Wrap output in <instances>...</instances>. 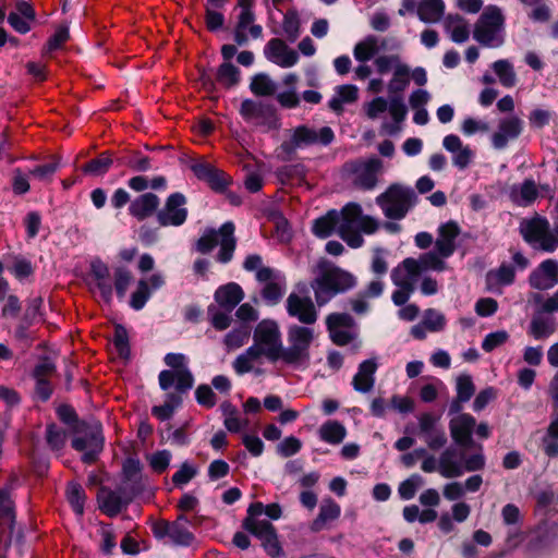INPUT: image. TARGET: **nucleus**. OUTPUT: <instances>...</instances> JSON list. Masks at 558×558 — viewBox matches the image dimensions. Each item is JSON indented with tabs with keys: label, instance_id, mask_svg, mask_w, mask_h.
Listing matches in <instances>:
<instances>
[{
	"label": "nucleus",
	"instance_id": "f257e3e1",
	"mask_svg": "<svg viewBox=\"0 0 558 558\" xmlns=\"http://www.w3.org/2000/svg\"><path fill=\"white\" fill-rule=\"evenodd\" d=\"M378 229V220L363 215L362 207L356 203H349L338 211L337 233L353 248H357L364 243L361 232L373 234Z\"/></svg>",
	"mask_w": 558,
	"mask_h": 558
},
{
	"label": "nucleus",
	"instance_id": "f03ea898",
	"mask_svg": "<svg viewBox=\"0 0 558 558\" xmlns=\"http://www.w3.org/2000/svg\"><path fill=\"white\" fill-rule=\"evenodd\" d=\"M505 27L506 16L502 9L488 4L474 24L473 38L484 47H501L505 43Z\"/></svg>",
	"mask_w": 558,
	"mask_h": 558
},
{
	"label": "nucleus",
	"instance_id": "7ed1b4c3",
	"mask_svg": "<svg viewBox=\"0 0 558 558\" xmlns=\"http://www.w3.org/2000/svg\"><path fill=\"white\" fill-rule=\"evenodd\" d=\"M355 284L354 277L337 267L320 265V274L312 281L318 306L325 305L336 294L344 292Z\"/></svg>",
	"mask_w": 558,
	"mask_h": 558
},
{
	"label": "nucleus",
	"instance_id": "20e7f679",
	"mask_svg": "<svg viewBox=\"0 0 558 558\" xmlns=\"http://www.w3.org/2000/svg\"><path fill=\"white\" fill-rule=\"evenodd\" d=\"M234 230L235 227L231 221L225 222L218 230L213 228L204 230L195 244L196 251L208 254L219 245L220 250L216 256L217 262L221 264L229 263L233 258L236 246Z\"/></svg>",
	"mask_w": 558,
	"mask_h": 558
},
{
	"label": "nucleus",
	"instance_id": "39448f33",
	"mask_svg": "<svg viewBox=\"0 0 558 558\" xmlns=\"http://www.w3.org/2000/svg\"><path fill=\"white\" fill-rule=\"evenodd\" d=\"M416 199V194L411 186L393 183L376 197V204L386 218L401 220L415 205Z\"/></svg>",
	"mask_w": 558,
	"mask_h": 558
},
{
	"label": "nucleus",
	"instance_id": "423d86ee",
	"mask_svg": "<svg viewBox=\"0 0 558 558\" xmlns=\"http://www.w3.org/2000/svg\"><path fill=\"white\" fill-rule=\"evenodd\" d=\"M314 329L292 325L288 329V347H282L281 361L293 366H306L310 363V347L314 341Z\"/></svg>",
	"mask_w": 558,
	"mask_h": 558
},
{
	"label": "nucleus",
	"instance_id": "0eeeda50",
	"mask_svg": "<svg viewBox=\"0 0 558 558\" xmlns=\"http://www.w3.org/2000/svg\"><path fill=\"white\" fill-rule=\"evenodd\" d=\"M72 447L83 452L82 460L85 463L95 462L104 447L102 427L97 421L81 422L74 426Z\"/></svg>",
	"mask_w": 558,
	"mask_h": 558
},
{
	"label": "nucleus",
	"instance_id": "6e6552de",
	"mask_svg": "<svg viewBox=\"0 0 558 558\" xmlns=\"http://www.w3.org/2000/svg\"><path fill=\"white\" fill-rule=\"evenodd\" d=\"M260 355L270 362L281 360L282 339L281 331L277 322L272 319H263L257 324L253 333V344L251 345Z\"/></svg>",
	"mask_w": 558,
	"mask_h": 558
},
{
	"label": "nucleus",
	"instance_id": "1a4fd4ad",
	"mask_svg": "<svg viewBox=\"0 0 558 558\" xmlns=\"http://www.w3.org/2000/svg\"><path fill=\"white\" fill-rule=\"evenodd\" d=\"M415 258L408 257L391 270V281L396 286L391 300L395 305H404L415 290V283L421 272Z\"/></svg>",
	"mask_w": 558,
	"mask_h": 558
},
{
	"label": "nucleus",
	"instance_id": "9d476101",
	"mask_svg": "<svg viewBox=\"0 0 558 558\" xmlns=\"http://www.w3.org/2000/svg\"><path fill=\"white\" fill-rule=\"evenodd\" d=\"M520 233L532 247L544 252H555L558 247V236L550 229L547 219L534 217L520 223Z\"/></svg>",
	"mask_w": 558,
	"mask_h": 558
},
{
	"label": "nucleus",
	"instance_id": "9b49d317",
	"mask_svg": "<svg viewBox=\"0 0 558 558\" xmlns=\"http://www.w3.org/2000/svg\"><path fill=\"white\" fill-rule=\"evenodd\" d=\"M254 0H238L236 15L233 37L239 46H244L250 38L258 39L263 35V27L255 23L256 16L253 11Z\"/></svg>",
	"mask_w": 558,
	"mask_h": 558
},
{
	"label": "nucleus",
	"instance_id": "f8f14e48",
	"mask_svg": "<svg viewBox=\"0 0 558 558\" xmlns=\"http://www.w3.org/2000/svg\"><path fill=\"white\" fill-rule=\"evenodd\" d=\"M335 138L333 131L329 126H323L319 130L307 125L296 126L292 131L291 138L282 143L283 151L291 154L295 149L310 145H329Z\"/></svg>",
	"mask_w": 558,
	"mask_h": 558
},
{
	"label": "nucleus",
	"instance_id": "ddd939ff",
	"mask_svg": "<svg viewBox=\"0 0 558 558\" xmlns=\"http://www.w3.org/2000/svg\"><path fill=\"white\" fill-rule=\"evenodd\" d=\"M327 330L331 341L337 345H347L357 337L355 322L345 313H331L326 317Z\"/></svg>",
	"mask_w": 558,
	"mask_h": 558
},
{
	"label": "nucleus",
	"instance_id": "4468645a",
	"mask_svg": "<svg viewBox=\"0 0 558 558\" xmlns=\"http://www.w3.org/2000/svg\"><path fill=\"white\" fill-rule=\"evenodd\" d=\"M186 198L181 193L168 196L161 209L157 211V221L161 227L182 226L187 218Z\"/></svg>",
	"mask_w": 558,
	"mask_h": 558
},
{
	"label": "nucleus",
	"instance_id": "2eb2a0df",
	"mask_svg": "<svg viewBox=\"0 0 558 558\" xmlns=\"http://www.w3.org/2000/svg\"><path fill=\"white\" fill-rule=\"evenodd\" d=\"M384 165L379 158L373 157L352 165L353 185L365 191L375 189Z\"/></svg>",
	"mask_w": 558,
	"mask_h": 558
},
{
	"label": "nucleus",
	"instance_id": "dca6fc26",
	"mask_svg": "<svg viewBox=\"0 0 558 558\" xmlns=\"http://www.w3.org/2000/svg\"><path fill=\"white\" fill-rule=\"evenodd\" d=\"M240 113L246 121L259 126H265L267 130L278 126V119L270 105L245 99L241 104Z\"/></svg>",
	"mask_w": 558,
	"mask_h": 558
},
{
	"label": "nucleus",
	"instance_id": "f3484780",
	"mask_svg": "<svg viewBox=\"0 0 558 558\" xmlns=\"http://www.w3.org/2000/svg\"><path fill=\"white\" fill-rule=\"evenodd\" d=\"M255 277L263 284L260 290L263 300L269 305L277 304L286 291V280L281 272L275 269H263L255 274Z\"/></svg>",
	"mask_w": 558,
	"mask_h": 558
},
{
	"label": "nucleus",
	"instance_id": "a211bd4d",
	"mask_svg": "<svg viewBox=\"0 0 558 558\" xmlns=\"http://www.w3.org/2000/svg\"><path fill=\"white\" fill-rule=\"evenodd\" d=\"M286 308L291 317H295L304 325H312L317 320L315 305L307 295L290 293L286 301Z\"/></svg>",
	"mask_w": 558,
	"mask_h": 558
},
{
	"label": "nucleus",
	"instance_id": "6ab92c4d",
	"mask_svg": "<svg viewBox=\"0 0 558 558\" xmlns=\"http://www.w3.org/2000/svg\"><path fill=\"white\" fill-rule=\"evenodd\" d=\"M264 514V505L254 502L247 509V515L243 521V527L256 536L259 541L276 534L274 525L260 517Z\"/></svg>",
	"mask_w": 558,
	"mask_h": 558
},
{
	"label": "nucleus",
	"instance_id": "aec40b11",
	"mask_svg": "<svg viewBox=\"0 0 558 558\" xmlns=\"http://www.w3.org/2000/svg\"><path fill=\"white\" fill-rule=\"evenodd\" d=\"M264 56L283 69L291 68L299 61L298 52L279 38H272L265 45Z\"/></svg>",
	"mask_w": 558,
	"mask_h": 558
},
{
	"label": "nucleus",
	"instance_id": "412c9836",
	"mask_svg": "<svg viewBox=\"0 0 558 558\" xmlns=\"http://www.w3.org/2000/svg\"><path fill=\"white\" fill-rule=\"evenodd\" d=\"M523 131V121L515 117H507L499 121L496 132L492 135V144L496 149L505 148L510 141H514Z\"/></svg>",
	"mask_w": 558,
	"mask_h": 558
},
{
	"label": "nucleus",
	"instance_id": "4be33fe9",
	"mask_svg": "<svg viewBox=\"0 0 558 558\" xmlns=\"http://www.w3.org/2000/svg\"><path fill=\"white\" fill-rule=\"evenodd\" d=\"M529 282L531 287L537 290H548L558 283V262L555 259H546L534 269Z\"/></svg>",
	"mask_w": 558,
	"mask_h": 558
},
{
	"label": "nucleus",
	"instance_id": "5701e85b",
	"mask_svg": "<svg viewBox=\"0 0 558 558\" xmlns=\"http://www.w3.org/2000/svg\"><path fill=\"white\" fill-rule=\"evenodd\" d=\"M442 146L447 151L451 153L452 163L457 168L463 170L471 165L474 158V151L469 145L463 144L458 135L449 134L445 136Z\"/></svg>",
	"mask_w": 558,
	"mask_h": 558
},
{
	"label": "nucleus",
	"instance_id": "b1692460",
	"mask_svg": "<svg viewBox=\"0 0 558 558\" xmlns=\"http://www.w3.org/2000/svg\"><path fill=\"white\" fill-rule=\"evenodd\" d=\"M92 286L96 288L106 303L112 299L113 288L108 266L100 259H95L90 264Z\"/></svg>",
	"mask_w": 558,
	"mask_h": 558
},
{
	"label": "nucleus",
	"instance_id": "393cba45",
	"mask_svg": "<svg viewBox=\"0 0 558 558\" xmlns=\"http://www.w3.org/2000/svg\"><path fill=\"white\" fill-rule=\"evenodd\" d=\"M460 234L459 226L453 221L442 223L437 229L435 250L444 257H450L456 251V240Z\"/></svg>",
	"mask_w": 558,
	"mask_h": 558
},
{
	"label": "nucleus",
	"instance_id": "a878e982",
	"mask_svg": "<svg viewBox=\"0 0 558 558\" xmlns=\"http://www.w3.org/2000/svg\"><path fill=\"white\" fill-rule=\"evenodd\" d=\"M476 425L475 418L468 414L462 413L453 417L449 423L451 437L461 446H469L472 444L471 434Z\"/></svg>",
	"mask_w": 558,
	"mask_h": 558
},
{
	"label": "nucleus",
	"instance_id": "bb28decb",
	"mask_svg": "<svg viewBox=\"0 0 558 558\" xmlns=\"http://www.w3.org/2000/svg\"><path fill=\"white\" fill-rule=\"evenodd\" d=\"M377 368L378 362L376 357L363 361L359 365L357 373L353 377V388L362 393L369 392L375 385V373Z\"/></svg>",
	"mask_w": 558,
	"mask_h": 558
},
{
	"label": "nucleus",
	"instance_id": "cd10ccee",
	"mask_svg": "<svg viewBox=\"0 0 558 558\" xmlns=\"http://www.w3.org/2000/svg\"><path fill=\"white\" fill-rule=\"evenodd\" d=\"M159 386L162 390H168L173 384L179 392L190 390L194 385V377L189 368L179 372L168 369L161 371L158 376Z\"/></svg>",
	"mask_w": 558,
	"mask_h": 558
},
{
	"label": "nucleus",
	"instance_id": "c85d7f7f",
	"mask_svg": "<svg viewBox=\"0 0 558 558\" xmlns=\"http://www.w3.org/2000/svg\"><path fill=\"white\" fill-rule=\"evenodd\" d=\"M159 204V197L156 194L148 192L136 197L130 204L129 211L130 215L138 221H143L151 217L154 214L157 215Z\"/></svg>",
	"mask_w": 558,
	"mask_h": 558
},
{
	"label": "nucleus",
	"instance_id": "c756f323",
	"mask_svg": "<svg viewBox=\"0 0 558 558\" xmlns=\"http://www.w3.org/2000/svg\"><path fill=\"white\" fill-rule=\"evenodd\" d=\"M444 28L456 44H463L470 38V24L460 14H449L444 20Z\"/></svg>",
	"mask_w": 558,
	"mask_h": 558
},
{
	"label": "nucleus",
	"instance_id": "7c9ffc66",
	"mask_svg": "<svg viewBox=\"0 0 558 558\" xmlns=\"http://www.w3.org/2000/svg\"><path fill=\"white\" fill-rule=\"evenodd\" d=\"M97 499L100 510L109 517H116L129 504L119 493L106 487L99 489Z\"/></svg>",
	"mask_w": 558,
	"mask_h": 558
},
{
	"label": "nucleus",
	"instance_id": "2f4dec72",
	"mask_svg": "<svg viewBox=\"0 0 558 558\" xmlns=\"http://www.w3.org/2000/svg\"><path fill=\"white\" fill-rule=\"evenodd\" d=\"M341 508L331 498L323 499L319 512L315 520L311 523V531L320 532L327 527L328 523L337 520L340 517Z\"/></svg>",
	"mask_w": 558,
	"mask_h": 558
},
{
	"label": "nucleus",
	"instance_id": "473e14b6",
	"mask_svg": "<svg viewBox=\"0 0 558 558\" xmlns=\"http://www.w3.org/2000/svg\"><path fill=\"white\" fill-rule=\"evenodd\" d=\"M243 298L244 292L235 282L221 286L215 292L216 302L228 312H231L243 300Z\"/></svg>",
	"mask_w": 558,
	"mask_h": 558
},
{
	"label": "nucleus",
	"instance_id": "72a5a7b5",
	"mask_svg": "<svg viewBox=\"0 0 558 558\" xmlns=\"http://www.w3.org/2000/svg\"><path fill=\"white\" fill-rule=\"evenodd\" d=\"M545 313L537 311L529 325V335L536 340L545 339L551 336L555 331V324L551 317L544 316Z\"/></svg>",
	"mask_w": 558,
	"mask_h": 558
},
{
	"label": "nucleus",
	"instance_id": "f704fd0d",
	"mask_svg": "<svg viewBox=\"0 0 558 558\" xmlns=\"http://www.w3.org/2000/svg\"><path fill=\"white\" fill-rule=\"evenodd\" d=\"M359 98V89L356 86L351 84L340 85L336 87L333 97L329 100V108L340 113L343 111V106L347 104H353Z\"/></svg>",
	"mask_w": 558,
	"mask_h": 558
},
{
	"label": "nucleus",
	"instance_id": "c9c22d12",
	"mask_svg": "<svg viewBox=\"0 0 558 558\" xmlns=\"http://www.w3.org/2000/svg\"><path fill=\"white\" fill-rule=\"evenodd\" d=\"M15 477L0 488V524L11 525L15 519L14 501L11 494L14 489Z\"/></svg>",
	"mask_w": 558,
	"mask_h": 558
},
{
	"label": "nucleus",
	"instance_id": "e433bc0d",
	"mask_svg": "<svg viewBox=\"0 0 558 558\" xmlns=\"http://www.w3.org/2000/svg\"><path fill=\"white\" fill-rule=\"evenodd\" d=\"M388 111L393 120V123L384 122L381 124V133L393 135L400 131V123L407 117V107L400 98L392 97L389 101Z\"/></svg>",
	"mask_w": 558,
	"mask_h": 558
},
{
	"label": "nucleus",
	"instance_id": "4c0bfd02",
	"mask_svg": "<svg viewBox=\"0 0 558 558\" xmlns=\"http://www.w3.org/2000/svg\"><path fill=\"white\" fill-rule=\"evenodd\" d=\"M438 472L445 478H454L463 475V465L456 459V452L453 450L447 449L440 454Z\"/></svg>",
	"mask_w": 558,
	"mask_h": 558
},
{
	"label": "nucleus",
	"instance_id": "58836bf2",
	"mask_svg": "<svg viewBox=\"0 0 558 558\" xmlns=\"http://www.w3.org/2000/svg\"><path fill=\"white\" fill-rule=\"evenodd\" d=\"M445 12L442 0H421L417 3V16L424 23L438 22Z\"/></svg>",
	"mask_w": 558,
	"mask_h": 558
},
{
	"label": "nucleus",
	"instance_id": "ea45409f",
	"mask_svg": "<svg viewBox=\"0 0 558 558\" xmlns=\"http://www.w3.org/2000/svg\"><path fill=\"white\" fill-rule=\"evenodd\" d=\"M319 438L330 445H339L347 436V428L338 421H327L318 429Z\"/></svg>",
	"mask_w": 558,
	"mask_h": 558
},
{
	"label": "nucleus",
	"instance_id": "a19ab883",
	"mask_svg": "<svg viewBox=\"0 0 558 558\" xmlns=\"http://www.w3.org/2000/svg\"><path fill=\"white\" fill-rule=\"evenodd\" d=\"M338 211L329 210L326 215L317 218L313 222V233L322 239L328 238L336 230L337 231Z\"/></svg>",
	"mask_w": 558,
	"mask_h": 558
},
{
	"label": "nucleus",
	"instance_id": "79ce46f5",
	"mask_svg": "<svg viewBox=\"0 0 558 558\" xmlns=\"http://www.w3.org/2000/svg\"><path fill=\"white\" fill-rule=\"evenodd\" d=\"M446 258L437 250H434L420 255L415 262L421 274L427 270L442 271L447 268Z\"/></svg>",
	"mask_w": 558,
	"mask_h": 558
},
{
	"label": "nucleus",
	"instance_id": "37998d69",
	"mask_svg": "<svg viewBox=\"0 0 558 558\" xmlns=\"http://www.w3.org/2000/svg\"><path fill=\"white\" fill-rule=\"evenodd\" d=\"M492 68L502 86L511 88L517 84V74L513 64L509 60H497L492 64Z\"/></svg>",
	"mask_w": 558,
	"mask_h": 558
},
{
	"label": "nucleus",
	"instance_id": "c03bdc74",
	"mask_svg": "<svg viewBox=\"0 0 558 558\" xmlns=\"http://www.w3.org/2000/svg\"><path fill=\"white\" fill-rule=\"evenodd\" d=\"M515 271L510 265L502 264L496 270H492L487 274V284L490 290H494L497 286H509L514 281Z\"/></svg>",
	"mask_w": 558,
	"mask_h": 558
},
{
	"label": "nucleus",
	"instance_id": "a18cd8bd",
	"mask_svg": "<svg viewBox=\"0 0 558 558\" xmlns=\"http://www.w3.org/2000/svg\"><path fill=\"white\" fill-rule=\"evenodd\" d=\"M475 387L470 375H460L457 378V400L451 405V411L459 412L460 402H466L474 395Z\"/></svg>",
	"mask_w": 558,
	"mask_h": 558
},
{
	"label": "nucleus",
	"instance_id": "49530a36",
	"mask_svg": "<svg viewBox=\"0 0 558 558\" xmlns=\"http://www.w3.org/2000/svg\"><path fill=\"white\" fill-rule=\"evenodd\" d=\"M250 88L256 96H271L275 94L277 85L268 74L258 73L252 77Z\"/></svg>",
	"mask_w": 558,
	"mask_h": 558
},
{
	"label": "nucleus",
	"instance_id": "de8ad7c7",
	"mask_svg": "<svg viewBox=\"0 0 558 558\" xmlns=\"http://www.w3.org/2000/svg\"><path fill=\"white\" fill-rule=\"evenodd\" d=\"M216 80L226 88L233 87L240 81V71L231 62H223L217 70Z\"/></svg>",
	"mask_w": 558,
	"mask_h": 558
},
{
	"label": "nucleus",
	"instance_id": "09e8293b",
	"mask_svg": "<svg viewBox=\"0 0 558 558\" xmlns=\"http://www.w3.org/2000/svg\"><path fill=\"white\" fill-rule=\"evenodd\" d=\"M410 83V68L403 63L392 72L387 89L390 95L402 93Z\"/></svg>",
	"mask_w": 558,
	"mask_h": 558
},
{
	"label": "nucleus",
	"instance_id": "8fccbe9b",
	"mask_svg": "<svg viewBox=\"0 0 558 558\" xmlns=\"http://www.w3.org/2000/svg\"><path fill=\"white\" fill-rule=\"evenodd\" d=\"M378 51V40L375 36H367L354 47V58L360 62L371 60Z\"/></svg>",
	"mask_w": 558,
	"mask_h": 558
},
{
	"label": "nucleus",
	"instance_id": "3c124183",
	"mask_svg": "<svg viewBox=\"0 0 558 558\" xmlns=\"http://www.w3.org/2000/svg\"><path fill=\"white\" fill-rule=\"evenodd\" d=\"M260 355L252 347L247 348L233 362V368L236 374L243 375L253 371L256 362L260 360Z\"/></svg>",
	"mask_w": 558,
	"mask_h": 558
},
{
	"label": "nucleus",
	"instance_id": "603ef678",
	"mask_svg": "<svg viewBox=\"0 0 558 558\" xmlns=\"http://www.w3.org/2000/svg\"><path fill=\"white\" fill-rule=\"evenodd\" d=\"M221 408L225 415L223 424L229 432L238 433L247 426V420H242L239 416L236 409L230 403L226 402Z\"/></svg>",
	"mask_w": 558,
	"mask_h": 558
},
{
	"label": "nucleus",
	"instance_id": "864d4df0",
	"mask_svg": "<svg viewBox=\"0 0 558 558\" xmlns=\"http://www.w3.org/2000/svg\"><path fill=\"white\" fill-rule=\"evenodd\" d=\"M66 498L74 512L82 517L84 513V505L86 495L83 487L77 483H70L66 488Z\"/></svg>",
	"mask_w": 558,
	"mask_h": 558
},
{
	"label": "nucleus",
	"instance_id": "5fc2aeb1",
	"mask_svg": "<svg viewBox=\"0 0 558 558\" xmlns=\"http://www.w3.org/2000/svg\"><path fill=\"white\" fill-rule=\"evenodd\" d=\"M114 289L120 299H123L129 286L132 282V272L122 266L116 267L113 270Z\"/></svg>",
	"mask_w": 558,
	"mask_h": 558
},
{
	"label": "nucleus",
	"instance_id": "6e6d98bb",
	"mask_svg": "<svg viewBox=\"0 0 558 558\" xmlns=\"http://www.w3.org/2000/svg\"><path fill=\"white\" fill-rule=\"evenodd\" d=\"M181 398L174 393H170L167 396V400L162 405L154 407L153 414L161 420L166 421L171 417L174 410L181 404Z\"/></svg>",
	"mask_w": 558,
	"mask_h": 558
},
{
	"label": "nucleus",
	"instance_id": "4d7b16f0",
	"mask_svg": "<svg viewBox=\"0 0 558 558\" xmlns=\"http://www.w3.org/2000/svg\"><path fill=\"white\" fill-rule=\"evenodd\" d=\"M423 484V477L418 474H413L399 485L398 493L403 500H410Z\"/></svg>",
	"mask_w": 558,
	"mask_h": 558
},
{
	"label": "nucleus",
	"instance_id": "13d9d810",
	"mask_svg": "<svg viewBox=\"0 0 558 558\" xmlns=\"http://www.w3.org/2000/svg\"><path fill=\"white\" fill-rule=\"evenodd\" d=\"M169 538L177 546H190L194 541V535L187 526L171 523Z\"/></svg>",
	"mask_w": 558,
	"mask_h": 558
},
{
	"label": "nucleus",
	"instance_id": "bf43d9fd",
	"mask_svg": "<svg viewBox=\"0 0 558 558\" xmlns=\"http://www.w3.org/2000/svg\"><path fill=\"white\" fill-rule=\"evenodd\" d=\"M374 64L379 74H386L390 71L395 72L403 62L398 54H383L375 59Z\"/></svg>",
	"mask_w": 558,
	"mask_h": 558
},
{
	"label": "nucleus",
	"instance_id": "052dcab7",
	"mask_svg": "<svg viewBox=\"0 0 558 558\" xmlns=\"http://www.w3.org/2000/svg\"><path fill=\"white\" fill-rule=\"evenodd\" d=\"M422 322L430 332H438L446 326L445 316L434 308H428L424 312Z\"/></svg>",
	"mask_w": 558,
	"mask_h": 558
},
{
	"label": "nucleus",
	"instance_id": "680f3d73",
	"mask_svg": "<svg viewBox=\"0 0 558 558\" xmlns=\"http://www.w3.org/2000/svg\"><path fill=\"white\" fill-rule=\"evenodd\" d=\"M111 165L112 159L110 156L101 154L98 158H95L86 163L83 170L84 172L90 173L93 175H102L109 170Z\"/></svg>",
	"mask_w": 558,
	"mask_h": 558
},
{
	"label": "nucleus",
	"instance_id": "e2e57ef3",
	"mask_svg": "<svg viewBox=\"0 0 558 558\" xmlns=\"http://www.w3.org/2000/svg\"><path fill=\"white\" fill-rule=\"evenodd\" d=\"M221 7L206 4L205 24L210 32L220 29L225 24V16L221 12L217 11Z\"/></svg>",
	"mask_w": 558,
	"mask_h": 558
},
{
	"label": "nucleus",
	"instance_id": "0e129e2a",
	"mask_svg": "<svg viewBox=\"0 0 558 558\" xmlns=\"http://www.w3.org/2000/svg\"><path fill=\"white\" fill-rule=\"evenodd\" d=\"M150 296V290L146 280H140L137 289L132 293L130 305L138 311L144 307Z\"/></svg>",
	"mask_w": 558,
	"mask_h": 558
},
{
	"label": "nucleus",
	"instance_id": "69168bd1",
	"mask_svg": "<svg viewBox=\"0 0 558 558\" xmlns=\"http://www.w3.org/2000/svg\"><path fill=\"white\" fill-rule=\"evenodd\" d=\"M197 468L192 463L185 461L181 464L180 469L173 474L172 482L177 486H183L187 484L197 474Z\"/></svg>",
	"mask_w": 558,
	"mask_h": 558
},
{
	"label": "nucleus",
	"instance_id": "338daca9",
	"mask_svg": "<svg viewBox=\"0 0 558 558\" xmlns=\"http://www.w3.org/2000/svg\"><path fill=\"white\" fill-rule=\"evenodd\" d=\"M537 197V187L534 181L525 180L519 187L517 202L527 205Z\"/></svg>",
	"mask_w": 558,
	"mask_h": 558
},
{
	"label": "nucleus",
	"instance_id": "774afa93",
	"mask_svg": "<svg viewBox=\"0 0 558 558\" xmlns=\"http://www.w3.org/2000/svg\"><path fill=\"white\" fill-rule=\"evenodd\" d=\"M509 339V333L506 330H498L495 332L488 333L483 342H482V349L485 352H492L496 348L506 343Z\"/></svg>",
	"mask_w": 558,
	"mask_h": 558
}]
</instances>
